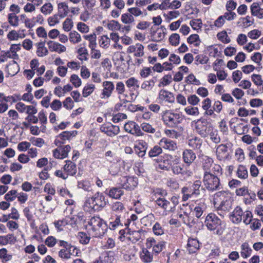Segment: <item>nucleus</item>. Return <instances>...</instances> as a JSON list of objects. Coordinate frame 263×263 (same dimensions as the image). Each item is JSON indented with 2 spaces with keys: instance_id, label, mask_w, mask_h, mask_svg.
I'll use <instances>...</instances> for the list:
<instances>
[{
  "instance_id": "nucleus-42",
  "label": "nucleus",
  "mask_w": 263,
  "mask_h": 263,
  "mask_svg": "<svg viewBox=\"0 0 263 263\" xmlns=\"http://www.w3.org/2000/svg\"><path fill=\"white\" fill-rule=\"evenodd\" d=\"M37 47L36 54L40 57H43L48 54V50L45 46V43L40 42L36 44Z\"/></svg>"
},
{
  "instance_id": "nucleus-28",
  "label": "nucleus",
  "mask_w": 263,
  "mask_h": 263,
  "mask_svg": "<svg viewBox=\"0 0 263 263\" xmlns=\"http://www.w3.org/2000/svg\"><path fill=\"white\" fill-rule=\"evenodd\" d=\"M183 159L186 164L192 163L196 159V154L191 149H186L183 152Z\"/></svg>"
},
{
  "instance_id": "nucleus-6",
  "label": "nucleus",
  "mask_w": 263,
  "mask_h": 263,
  "mask_svg": "<svg viewBox=\"0 0 263 263\" xmlns=\"http://www.w3.org/2000/svg\"><path fill=\"white\" fill-rule=\"evenodd\" d=\"M204 223L209 230H216L217 234H222V221L216 214L212 213L209 214L205 217Z\"/></svg>"
},
{
  "instance_id": "nucleus-35",
  "label": "nucleus",
  "mask_w": 263,
  "mask_h": 263,
  "mask_svg": "<svg viewBox=\"0 0 263 263\" xmlns=\"http://www.w3.org/2000/svg\"><path fill=\"white\" fill-rule=\"evenodd\" d=\"M184 165L183 163L179 162L178 159L173 161L171 168L173 172L176 175L181 174L183 171Z\"/></svg>"
},
{
  "instance_id": "nucleus-23",
  "label": "nucleus",
  "mask_w": 263,
  "mask_h": 263,
  "mask_svg": "<svg viewBox=\"0 0 263 263\" xmlns=\"http://www.w3.org/2000/svg\"><path fill=\"white\" fill-rule=\"evenodd\" d=\"M243 211L239 206L235 208L233 212L230 215V218L233 223L238 224L242 220Z\"/></svg>"
},
{
  "instance_id": "nucleus-36",
  "label": "nucleus",
  "mask_w": 263,
  "mask_h": 263,
  "mask_svg": "<svg viewBox=\"0 0 263 263\" xmlns=\"http://www.w3.org/2000/svg\"><path fill=\"white\" fill-rule=\"evenodd\" d=\"M21 100L20 95L15 94L12 96L6 97L3 93H0V102L5 101L6 102H10L11 103H15L18 101Z\"/></svg>"
},
{
  "instance_id": "nucleus-48",
  "label": "nucleus",
  "mask_w": 263,
  "mask_h": 263,
  "mask_svg": "<svg viewBox=\"0 0 263 263\" xmlns=\"http://www.w3.org/2000/svg\"><path fill=\"white\" fill-rule=\"evenodd\" d=\"M69 40L71 43L76 44L80 43L82 39L81 35L77 31H72L69 34Z\"/></svg>"
},
{
  "instance_id": "nucleus-19",
  "label": "nucleus",
  "mask_w": 263,
  "mask_h": 263,
  "mask_svg": "<svg viewBox=\"0 0 263 263\" xmlns=\"http://www.w3.org/2000/svg\"><path fill=\"white\" fill-rule=\"evenodd\" d=\"M100 130L109 137H113L119 133L120 128L118 126L109 124L102 126Z\"/></svg>"
},
{
  "instance_id": "nucleus-50",
  "label": "nucleus",
  "mask_w": 263,
  "mask_h": 263,
  "mask_svg": "<svg viewBox=\"0 0 263 263\" xmlns=\"http://www.w3.org/2000/svg\"><path fill=\"white\" fill-rule=\"evenodd\" d=\"M121 21L124 24H132L134 22L135 19L129 12H127L121 15Z\"/></svg>"
},
{
  "instance_id": "nucleus-60",
  "label": "nucleus",
  "mask_w": 263,
  "mask_h": 263,
  "mask_svg": "<svg viewBox=\"0 0 263 263\" xmlns=\"http://www.w3.org/2000/svg\"><path fill=\"white\" fill-rule=\"evenodd\" d=\"M190 24L194 30L198 31L201 30L202 23L201 19H194L190 21Z\"/></svg>"
},
{
  "instance_id": "nucleus-9",
  "label": "nucleus",
  "mask_w": 263,
  "mask_h": 263,
  "mask_svg": "<svg viewBox=\"0 0 263 263\" xmlns=\"http://www.w3.org/2000/svg\"><path fill=\"white\" fill-rule=\"evenodd\" d=\"M120 184L124 189L131 191L137 185L138 180L136 177L124 176L121 178Z\"/></svg>"
},
{
  "instance_id": "nucleus-29",
  "label": "nucleus",
  "mask_w": 263,
  "mask_h": 263,
  "mask_svg": "<svg viewBox=\"0 0 263 263\" xmlns=\"http://www.w3.org/2000/svg\"><path fill=\"white\" fill-rule=\"evenodd\" d=\"M187 250L190 254L194 253L199 249V241L195 238H189L187 244Z\"/></svg>"
},
{
  "instance_id": "nucleus-41",
  "label": "nucleus",
  "mask_w": 263,
  "mask_h": 263,
  "mask_svg": "<svg viewBox=\"0 0 263 263\" xmlns=\"http://www.w3.org/2000/svg\"><path fill=\"white\" fill-rule=\"evenodd\" d=\"M124 194V191L119 187H112L108 192V196L112 198L119 199Z\"/></svg>"
},
{
  "instance_id": "nucleus-15",
  "label": "nucleus",
  "mask_w": 263,
  "mask_h": 263,
  "mask_svg": "<svg viewBox=\"0 0 263 263\" xmlns=\"http://www.w3.org/2000/svg\"><path fill=\"white\" fill-rule=\"evenodd\" d=\"M148 147V144L143 140H137L134 145V151L139 157H143Z\"/></svg>"
},
{
  "instance_id": "nucleus-31",
  "label": "nucleus",
  "mask_w": 263,
  "mask_h": 263,
  "mask_svg": "<svg viewBox=\"0 0 263 263\" xmlns=\"http://www.w3.org/2000/svg\"><path fill=\"white\" fill-rule=\"evenodd\" d=\"M127 229V234L129 235L128 240L133 243H136L141 239V230L132 231L129 228Z\"/></svg>"
},
{
  "instance_id": "nucleus-46",
  "label": "nucleus",
  "mask_w": 263,
  "mask_h": 263,
  "mask_svg": "<svg viewBox=\"0 0 263 263\" xmlns=\"http://www.w3.org/2000/svg\"><path fill=\"white\" fill-rule=\"evenodd\" d=\"M236 175L240 179H245L247 178L248 173L246 167L242 165H239L237 170Z\"/></svg>"
},
{
  "instance_id": "nucleus-18",
  "label": "nucleus",
  "mask_w": 263,
  "mask_h": 263,
  "mask_svg": "<svg viewBox=\"0 0 263 263\" xmlns=\"http://www.w3.org/2000/svg\"><path fill=\"white\" fill-rule=\"evenodd\" d=\"M123 218H125V216L111 215V217L109 218L108 226L109 229L112 230H115L120 226H123Z\"/></svg>"
},
{
  "instance_id": "nucleus-27",
  "label": "nucleus",
  "mask_w": 263,
  "mask_h": 263,
  "mask_svg": "<svg viewBox=\"0 0 263 263\" xmlns=\"http://www.w3.org/2000/svg\"><path fill=\"white\" fill-rule=\"evenodd\" d=\"M166 29L163 26H161L160 29L152 33V40L155 42H160L162 41L166 35L165 31Z\"/></svg>"
},
{
  "instance_id": "nucleus-52",
  "label": "nucleus",
  "mask_w": 263,
  "mask_h": 263,
  "mask_svg": "<svg viewBox=\"0 0 263 263\" xmlns=\"http://www.w3.org/2000/svg\"><path fill=\"white\" fill-rule=\"evenodd\" d=\"M140 129L145 132L154 134L156 132V128L151 124L147 122H143L140 125Z\"/></svg>"
},
{
  "instance_id": "nucleus-32",
  "label": "nucleus",
  "mask_w": 263,
  "mask_h": 263,
  "mask_svg": "<svg viewBox=\"0 0 263 263\" xmlns=\"http://www.w3.org/2000/svg\"><path fill=\"white\" fill-rule=\"evenodd\" d=\"M69 9L68 5L64 2L59 3L58 4V13L60 18L65 17L68 13Z\"/></svg>"
},
{
  "instance_id": "nucleus-39",
  "label": "nucleus",
  "mask_w": 263,
  "mask_h": 263,
  "mask_svg": "<svg viewBox=\"0 0 263 263\" xmlns=\"http://www.w3.org/2000/svg\"><path fill=\"white\" fill-rule=\"evenodd\" d=\"M74 250L77 251V249L73 246H70L68 249H61L59 252V256L62 258L69 259Z\"/></svg>"
},
{
  "instance_id": "nucleus-22",
  "label": "nucleus",
  "mask_w": 263,
  "mask_h": 263,
  "mask_svg": "<svg viewBox=\"0 0 263 263\" xmlns=\"http://www.w3.org/2000/svg\"><path fill=\"white\" fill-rule=\"evenodd\" d=\"M159 144L162 148L169 151H175L177 147L176 142L166 138H162Z\"/></svg>"
},
{
  "instance_id": "nucleus-30",
  "label": "nucleus",
  "mask_w": 263,
  "mask_h": 263,
  "mask_svg": "<svg viewBox=\"0 0 263 263\" xmlns=\"http://www.w3.org/2000/svg\"><path fill=\"white\" fill-rule=\"evenodd\" d=\"M63 169L68 176H73L77 173L76 164L70 160L66 161V164L63 166Z\"/></svg>"
},
{
  "instance_id": "nucleus-25",
  "label": "nucleus",
  "mask_w": 263,
  "mask_h": 263,
  "mask_svg": "<svg viewBox=\"0 0 263 263\" xmlns=\"http://www.w3.org/2000/svg\"><path fill=\"white\" fill-rule=\"evenodd\" d=\"M47 45L49 50L51 52H57L59 53H61L65 52L66 50V48L65 46L52 41H48Z\"/></svg>"
},
{
  "instance_id": "nucleus-11",
  "label": "nucleus",
  "mask_w": 263,
  "mask_h": 263,
  "mask_svg": "<svg viewBox=\"0 0 263 263\" xmlns=\"http://www.w3.org/2000/svg\"><path fill=\"white\" fill-rule=\"evenodd\" d=\"M124 129L126 132L136 136H142L144 133L141 130L140 126L135 122L130 121L125 124Z\"/></svg>"
},
{
  "instance_id": "nucleus-17",
  "label": "nucleus",
  "mask_w": 263,
  "mask_h": 263,
  "mask_svg": "<svg viewBox=\"0 0 263 263\" xmlns=\"http://www.w3.org/2000/svg\"><path fill=\"white\" fill-rule=\"evenodd\" d=\"M125 83L130 92L131 96H135L136 97L138 94H135L134 92L137 91L139 88V81L134 77H130L127 79Z\"/></svg>"
},
{
  "instance_id": "nucleus-33",
  "label": "nucleus",
  "mask_w": 263,
  "mask_h": 263,
  "mask_svg": "<svg viewBox=\"0 0 263 263\" xmlns=\"http://www.w3.org/2000/svg\"><path fill=\"white\" fill-rule=\"evenodd\" d=\"M16 239L13 234H8L6 235L0 236V245L6 246L8 244H14Z\"/></svg>"
},
{
  "instance_id": "nucleus-5",
  "label": "nucleus",
  "mask_w": 263,
  "mask_h": 263,
  "mask_svg": "<svg viewBox=\"0 0 263 263\" xmlns=\"http://www.w3.org/2000/svg\"><path fill=\"white\" fill-rule=\"evenodd\" d=\"M191 125L194 128L196 132L202 138L207 137L210 130L213 128L211 122L203 117L193 121Z\"/></svg>"
},
{
  "instance_id": "nucleus-58",
  "label": "nucleus",
  "mask_w": 263,
  "mask_h": 263,
  "mask_svg": "<svg viewBox=\"0 0 263 263\" xmlns=\"http://www.w3.org/2000/svg\"><path fill=\"white\" fill-rule=\"evenodd\" d=\"M53 9V5L50 3H45L41 8V11L45 15L51 13Z\"/></svg>"
},
{
  "instance_id": "nucleus-61",
  "label": "nucleus",
  "mask_w": 263,
  "mask_h": 263,
  "mask_svg": "<svg viewBox=\"0 0 263 263\" xmlns=\"http://www.w3.org/2000/svg\"><path fill=\"white\" fill-rule=\"evenodd\" d=\"M12 258V256L8 254V251L6 248L0 249V259L3 261H8L10 260Z\"/></svg>"
},
{
  "instance_id": "nucleus-3",
  "label": "nucleus",
  "mask_w": 263,
  "mask_h": 263,
  "mask_svg": "<svg viewBox=\"0 0 263 263\" xmlns=\"http://www.w3.org/2000/svg\"><path fill=\"white\" fill-rule=\"evenodd\" d=\"M184 119L182 112H175L173 110H167L162 114V120L167 127L176 128L181 124Z\"/></svg>"
},
{
  "instance_id": "nucleus-16",
  "label": "nucleus",
  "mask_w": 263,
  "mask_h": 263,
  "mask_svg": "<svg viewBox=\"0 0 263 263\" xmlns=\"http://www.w3.org/2000/svg\"><path fill=\"white\" fill-rule=\"evenodd\" d=\"M93 197L96 205V211H99L105 206L106 201L103 193L98 192L94 194Z\"/></svg>"
},
{
  "instance_id": "nucleus-64",
  "label": "nucleus",
  "mask_w": 263,
  "mask_h": 263,
  "mask_svg": "<svg viewBox=\"0 0 263 263\" xmlns=\"http://www.w3.org/2000/svg\"><path fill=\"white\" fill-rule=\"evenodd\" d=\"M17 196V192L16 190H12L9 191L5 195V199L7 201H13Z\"/></svg>"
},
{
  "instance_id": "nucleus-43",
  "label": "nucleus",
  "mask_w": 263,
  "mask_h": 263,
  "mask_svg": "<svg viewBox=\"0 0 263 263\" xmlns=\"http://www.w3.org/2000/svg\"><path fill=\"white\" fill-rule=\"evenodd\" d=\"M7 71L9 74L14 76L18 72L20 68L18 65L15 61H12L7 66Z\"/></svg>"
},
{
  "instance_id": "nucleus-53",
  "label": "nucleus",
  "mask_w": 263,
  "mask_h": 263,
  "mask_svg": "<svg viewBox=\"0 0 263 263\" xmlns=\"http://www.w3.org/2000/svg\"><path fill=\"white\" fill-rule=\"evenodd\" d=\"M78 53V59L83 61L88 60L87 55H88L87 49L85 47H80L77 51Z\"/></svg>"
},
{
  "instance_id": "nucleus-1",
  "label": "nucleus",
  "mask_w": 263,
  "mask_h": 263,
  "mask_svg": "<svg viewBox=\"0 0 263 263\" xmlns=\"http://www.w3.org/2000/svg\"><path fill=\"white\" fill-rule=\"evenodd\" d=\"M86 229L95 237L103 236L107 229L106 224L99 217H92L86 225Z\"/></svg>"
},
{
  "instance_id": "nucleus-10",
  "label": "nucleus",
  "mask_w": 263,
  "mask_h": 263,
  "mask_svg": "<svg viewBox=\"0 0 263 263\" xmlns=\"http://www.w3.org/2000/svg\"><path fill=\"white\" fill-rule=\"evenodd\" d=\"M103 89L100 96L102 99L109 98L115 89L114 83L109 81H105L102 83Z\"/></svg>"
},
{
  "instance_id": "nucleus-51",
  "label": "nucleus",
  "mask_w": 263,
  "mask_h": 263,
  "mask_svg": "<svg viewBox=\"0 0 263 263\" xmlns=\"http://www.w3.org/2000/svg\"><path fill=\"white\" fill-rule=\"evenodd\" d=\"M95 85L92 84H87L84 87L82 91V95L84 97L86 98L90 95L95 89Z\"/></svg>"
},
{
  "instance_id": "nucleus-7",
  "label": "nucleus",
  "mask_w": 263,
  "mask_h": 263,
  "mask_svg": "<svg viewBox=\"0 0 263 263\" xmlns=\"http://www.w3.org/2000/svg\"><path fill=\"white\" fill-rule=\"evenodd\" d=\"M203 182L209 191H215L220 189V179L218 176L210 172H204Z\"/></svg>"
},
{
  "instance_id": "nucleus-20",
  "label": "nucleus",
  "mask_w": 263,
  "mask_h": 263,
  "mask_svg": "<svg viewBox=\"0 0 263 263\" xmlns=\"http://www.w3.org/2000/svg\"><path fill=\"white\" fill-rule=\"evenodd\" d=\"M127 52L128 53H134V56L136 57H142L144 54V46L139 43L130 45L128 47Z\"/></svg>"
},
{
  "instance_id": "nucleus-21",
  "label": "nucleus",
  "mask_w": 263,
  "mask_h": 263,
  "mask_svg": "<svg viewBox=\"0 0 263 263\" xmlns=\"http://www.w3.org/2000/svg\"><path fill=\"white\" fill-rule=\"evenodd\" d=\"M158 99L161 101L170 103H173L175 101L173 93L165 89H161L159 91Z\"/></svg>"
},
{
  "instance_id": "nucleus-57",
  "label": "nucleus",
  "mask_w": 263,
  "mask_h": 263,
  "mask_svg": "<svg viewBox=\"0 0 263 263\" xmlns=\"http://www.w3.org/2000/svg\"><path fill=\"white\" fill-rule=\"evenodd\" d=\"M162 153V147L159 145L154 146L148 152L149 157L158 156Z\"/></svg>"
},
{
  "instance_id": "nucleus-12",
  "label": "nucleus",
  "mask_w": 263,
  "mask_h": 263,
  "mask_svg": "<svg viewBox=\"0 0 263 263\" xmlns=\"http://www.w3.org/2000/svg\"><path fill=\"white\" fill-rule=\"evenodd\" d=\"M110 207L112 215L125 216V208L123 202L121 201L112 202L110 204Z\"/></svg>"
},
{
  "instance_id": "nucleus-44",
  "label": "nucleus",
  "mask_w": 263,
  "mask_h": 263,
  "mask_svg": "<svg viewBox=\"0 0 263 263\" xmlns=\"http://www.w3.org/2000/svg\"><path fill=\"white\" fill-rule=\"evenodd\" d=\"M142 261L145 263H149L153 261V256L146 249H144L140 254Z\"/></svg>"
},
{
  "instance_id": "nucleus-26",
  "label": "nucleus",
  "mask_w": 263,
  "mask_h": 263,
  "mask_svg": "<svg viewBox=\"0 0 263 263\" xmlns=\"http://www.w3.org/2000/svg\"><path fill=\"white\" fill-rule=\"evenodd\" d=\"M156 204L166 212H172L171 202L164 197H158L155 201Z\"/></svg>"
},
{
  "instance_id": "nucleus-49",
  "label": "nucleus",
  "mask_w": 263,
  "mask_h": 263,
  "mask_svg": "<svg viewBox=\"0 0 263 263\" xmlns=\"http://www.w3.org/2000/svg\"><path fill=\"white\" fill-rule=\"evenodd\" d=\"M106 263H112L115 260V253L113 251H105L101 254Z\"/></svg>"
},
{
  "instance_id": "nucleus-62",
  "label": "nucleus",
  "mask_w": 263,
  "mask_h": 263,
  "mask_svg": "<svg viewBox=\"0 0 263 263\" xmlns=\"http://www.w3.org/2000/svg\"><path fill=\"white\" fill-rule=\"evenodd\" d=\"M153 231L156 235H162L164 233V229L159 222H156L153 227Z\"/></svg>"
},
{
  "instance_id": "nucleus-37",
  "label": "nucleus",
  "mask_w": 263,
  "mask_h": 263,
  "mask_svg": "<svg viewBox=\"0 0 263 263\" xmlns=\"http://www.w3.org/2000/svg\"><path fill=\"white\" fill-rule=\"evenodd\" d=\"M240 249V255L243 258H247L251 255L252 250L248 242L243 243Z\"/></svg>"
},
{
  "instance_id": "nucleus-4",
  "label": "nucleus",
  "mask_w": 263,
  "mask_h": 263,
  "mask_svg": "<svg viewBox=\"0 0 263 263\" xmlns=\"http://www.w3.org/2000/svg\"><path fill=\"white\" fill-rule=\"evenodd\" d=\"M203 191L204 189L201 186V181L199 180H195L191 185L182 188V200L185 201L190 198L198 197L200 195L201 192Z\"/></svg>"
},
{
  "instance_id": "nucleus-38",
  "label": "nucleus",
  "mask_w": 263,
  "mask_h": 263,
  "mask_svg": "<svg viewBox=\"0 0 263 263\" xmlns=\"http://www.w3.org/2000/svg\"><path fill=\"white\" fill-rule=\"evenodd\" d=\"M157 81L156 77H153L152 79L145 80L141 84L142 89L147 91L152 90Z\"/></svg>"
},
{
  "instance_id": "nucleus-34",
  "label": "nucleus",
  "mask_w": 263,
  "mask_h": 263,
  "mask_svg": "<svg viewBox=\"0 0 263 263\" xmlns=\"http://www.w3.org/2000/svg\"><path fill=\"white\" fill-rule=\"evenodd\" d=\"M84 210L88 212H95L96 211V205L93 196L88 197L86 199L84 205Z\"/></svg>"
},
{
  "instance_id": "nucleus-63",
  "label": "nucleus",
  "mask_w": 263,
  "mask_h": 263,
  "mask_svg": "<svg viewBox=\"0 0 263 263\" xmlns=\"http://www.w3.org/2000/svg\"><path fill=\"white\" fill-rule=\"evenodd\" d=\"M218 39L224 44H227L230 42L231 40L228 36L226 31H222L218 33L217 35Z\"/></svg>"
},
{
  "instance_id": "nucleus-59",
  "label": "nucleus",
  "mask_w": 263,
  "mask_h": 263,
  "mask_svg": "<svg viewBox=\"0 0 263 263\" xmlns=\"http://www.w3.org/2000/svg\"><path fill=\"white\" fill-rule=\"evenodd\" d=\"M78 187L81 189L85 191L89 192L91 191V184L89 181L82 180L78 183Z\"/></svg>"
},
{
  "instance_id": "nucleus-8",
  "label": "nucleus",
  "mask_w": 263,
  "mask_h": 263,
  "mask_svg": "<svg viewBox=\"0 0 263 263\" xmlns=\"http://www.w3.org/2000/svg\"><path fill=\"white\" fill-rule=\"evenodd\" d=\"M78 134L77 130L64 131L56 137L54 144L57 146H60L65 143L67 140H70L72 137H75Z\"/></svg>"
},
{
  "instance_id": "nucleus-55",
  "label": "nucleus",
  "mask_w": 263,
  "mask_h": 263,
  "mask_svg": "<svg viewBox=\"0 0 263 263\" xmlns=\"http://www.w3.org/2000/svg\"><path fill=\"white\" fill-rule=\"evenodd\" d=\"M8 58H11L15 59L16 57L13 55V54L10 50H8L7 51H2L0 53V61L1 62H4Z\"/></svg>"
},
{
  "instance_id": "nucleus-2",
  "label": "nucleus",
  "mask_w": 263,
  "mask_h": 263,
  "mask_svg": "<svg viewBox=\"0 0 263 263\" xmlns=\"http://www.w3.org/2000/svg\"><path fill=\"white\" fill-rule=\"evenodd\" d=\"M232 198L228 192L220 191L214 196V204L218 210L229 211L232 209Z\"/></svg>"
},
{
  "instance_id": "nucleus-40",
  "label": "nucleus",
  "mask_w": 263,
  "mask_h": 263,
  "mask_svg": "<svg viewBox=\"0 0 263 263\" xmlns=\"http://www.w3.org/2000/svg\"><path fill=\"white\" fill-rule=\"evenodd\" d=\"M206 209L205 204L203 202H200L194 209L193 213L198 218L201 217Z\"/></svg>"
},
{
  "instance_id": "nucleus-45",
  "label": "nucleus",
  "mask_w": 263,
  "mask_h": 263,
  "mask_svg": "<svg viewBox=\"0 0 263 263\" xmlns=\"http://www.w3.org/2000/svg\"><path fill=\"white\" fill-rule=\"evenodd\" d=\"M202 142V140L200 138L194 137L189 140L188 144L194 149H198L201 147Z\"/></svg>"
},
{
  "instance_id": "nucleus-14",
  "label": "nucleus",
  "mask_w": 263,
  "mask_h": 263,
  "mask_svg": "<svg viewBox=\"0 0 263 263\" xmlns=\"http://www.w3.org/2000/svg\"><path fill=\"white\" fill-rule=\"evenodd\" d=\"M53 152V156L57 159H63L68 156V153L71 150V147L69 145H66L64 146L62 145L58 146Z\"/></svg>"
},
{
  "instance_id": "nucleus-47",
  "label": "nucleus",
  "mask_w": 263,
  "mask_h": 263,
  "mask_svg": "<svg viewBox=\"0 0 263 263\" xmlns=\"http://www.w3.org/2000/svg\"><path fill=\"white\" fill-rule=\"evenodd\" d=\"M209 136L211 141L215 144H218L220 142L221 139L219 135L218 131L217 129L213 128L212 130H210L208 134V136Z\"/></svg>"
},
{
  "instance_id": "nucleus-24",
  "label": "nucleus",
  "mask_w": 263,
  "mask_h": 263,
  "mask_svg": "<svg viewBox=\"0 0 263 263\" xmlns=\"http://www.w3.org/2000/svg\"><path fill=\"white\" fill-rule=\"evenodd\" d=\"M217 158L222 161L227 158L228 156V147L225 144L219 145L216 150Z\"/></svg>"
},
{
  "instance_id": "nucleus-54",
  "label": "nucleus",
  "mask_w": 263,
  "mask_h": 263,
  "mask_svg": "<svg viewBox=\"0 0 263 263\" xmlns=\"http://www.w3.org/2000/svg\"><path fill=\"white\" fill-rule=\"evenodd\" d=\"M213 163V159L208 156L203 158L202 167L204 172H209L211 167Z\"/></svg>"
},
{
  "instance_id": "nucleus-56",
  "label": "nucleus",
  "mask_w": 263,
  "mask_h": 263,
  "mask_svg": "<svg viewBox=\"0 0 263 263\" xmlns=\"http://www.w3.org/2000/svg\"><path fill=\"white\" fill-rule=\"evenodd\" d=\"M9 23L13 27L18 26V17L15 13H9L8 16Z\"/></svg>"
},
{
  "instance_id": "nucleus-13",
  "label": "nucleus",
  "mask_w": 263,
  "mask_h": 263,
  "mask_svg": "<svg viewBox=\"0 0 263 263\" xmlns=\"http://www.w3.org/2000/svg\"><path fill=\"white\" fill-rule=\"evenodd\" d=\"M165 246L164 241L157 242L153 238H149L147 239L146 246L147 248H153V252L156 254L160 253Z\"/></svg>"
}]
</instances>
